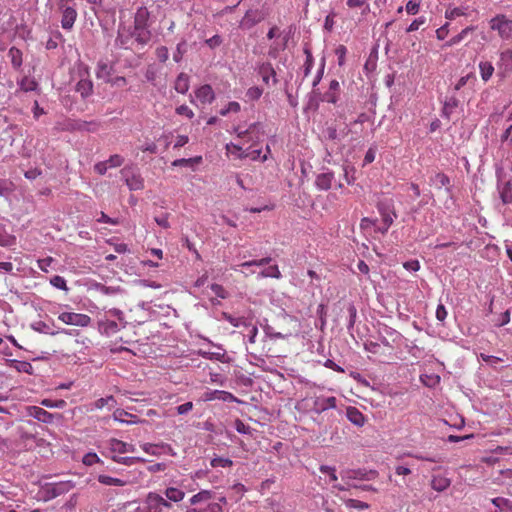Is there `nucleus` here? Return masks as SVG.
<instances>
[{
    "label": "nucleus",
    "mask_w": 512,
    "mask_h": 512,
    "mask_svg": "<svg viewBox=\"0 0 512 512\" xmlns=\"http://www.w3.org/2000/svg\"><path fill=\"white\" fill-rule=\"evenodd\" d=\"M490 28L496 30L502 39H508L512 36V19L497 15L490 20Z\"/></svg>",
    "instance_id": "obj_1"
},
{
    "label": "nucleus",
    "mask_w": 512,
    "mask_h": 512,
    "mask_svg": "<svg viewBox=\"0 0 512 512\" xmlns=\"http://www.w3.org/2000/svg\"><path fill=\"white\" fill-rule=\"evenodd\" d=\"M146 512H170L172 504L157 493L150 492L146 498Z\"/></svg>",
    "instance_id": "obj_2"
},
{
    "label": "nucleus",
    "mask_w": 512,
    "mask_h": 512,
    "mask_svg": "<svg viewBox=\"0 0 512 512\" xmlns=\"http://www.w3.org/2000/svg\"><path fill=\"white\" fill-rule=\"evenodd\" d=\"M378 212L382 218L383 230L382 234H385L389 227L393 224L394 219L397 218V214L394 210L392 201L390 202H379L377 204Z\"/></svg>",
    "instance_id": "obj_3"
},
{
    "label": "nucleus",
    "mask_w": 512,
    "mask_h": 512,
    "mask_svg": "<svg viewBox=\"0 0 512 512\" xmlns=\"http://www.w3.org/2000/svg\"><path fill=\"white\" fill-rule=\"evenodd\" d=\"M58 319L67 325L79 327H87L91 322L90 316L74 312H63L58 316Z\"/></svg>",
    "instance_id": "obj_4"
},
{
    "label": "nucleus",
    "mask_w": 512,
    "mask_h": 512,
    "mask_svg": "<svg viewBox=\"0 0 512 512\" xmlns=\"http://www.w3.org/2000/svg\"><path fill=\"white\" fill-rule=\"evenodd\" d=\"M121 173L125 179L126 185L130 190L137 191L142 190L144 188V179L140 175L139 172L134 171L133 169L125 167L121 170Z\"/></svg>",
    "instance_id": "obj_5"
},
{
    "label": "nucleus",
    "mask_w": 512,
    "mask_h": 512,
    "mask_svg": "<svg viewBox=\"0 0 512 512\" xmlns=\"http://www.w3.org/2000/svg\"><path fill=\"white\" fill-rule=\"evenodd\" d=\"M235 132L239 138H248V141H256L263 134L259 123H253L247 129L238 126L235 128Z\"/></svg>",
    "instance_id": "obj_6"
},
{
    "label": "nucleus",
    "mask_w": 512,
    "mask_h": 512,
    "mask_svg": "<svg viewBox=\"0 0 512 512\" xmlns=\"http://www.w3.org/2000/svg\"><path fill=\"white\" fill-rule=\"evenodd\" d=\"M203 401L220 400L223 402H239V400L230 392L224 390H209L202 396Z\"/></svg>",
    "instance_id": "obj_7"
},
{
    "label": "nucleus",
    "mask_w": 512,
    "mask_h": 512,
    "mask_svg": "<svg viewBox=\"0 0 512 512\" xmlns=\"http://www.w3.org/2000/svg\"><path fill=\"white\" fill-rule=\"evenodd\" d=\"M109 449L113 455L133 453L136 448L133 444L123 442L121 440L112 438L109 440Z\"/></svg>",
    "instance_id": "obj_8"
},
{
    "label": "nucleus",
    "mask_w": 512,
    "mask_h": 512,
    "mask_svg": "<svg viewBox=\"0 0 512 512\" xmlns=\"http://www.w3.org/2000/svg\"><path fill=\"white\" fill-rule=\"evenodd\" d=\"M116 43L122 48H131L134 43L132 30L126 27H119Z\"/></svg>",
    "instance_id": "obj_9"
},
{
    "label": "nucleus",
    "mask_w": 512,
    "mask_h": 512,
    "mask_svg": "<svg viewBox=\"0 0 512 512\" xmlns=\"http://www.w3.org/2000/svg\"><path fill=\"white\" fill-rule=\"evenodd\" d=\"M132 33H133L134 42H136L141 47H144L145 45H147L152 38L151 31L145 27L140 28V27L134 26Z\"/></svg>",
    "instance_id": "obj_10"
},
{
    "label": "nucleus",
    "mask_w": 512,
    "mask_h": 512,
    "mask_svg": "<svg viewBox=\"0 0 512 512\" xmlns=\"http://www.w3.org/2000/svg\"><path fill=\"white\" fill-rule=\"evenodd\" d=\"M195 97L201 104H210L214 101L215 94L212 87L208 84H205L195 91Z\"/></svg>",
    "instance_id": "obj_11"
},
{
    "label": "nucleus",
    "mask_w": 512,
    "mask_h": 512,
    "mask_svg": "<svg viewBox=\"0 0 512 512\" xmlns=\"http://www.w3.org/2000/svg\"><path fill=\"white\" fill-rule=\"evenodd\" d=\"M336 398L334 396L331 397H317L314 401V410L317 413L324 412L328 409L336 408Z\"/></svg>",
    "instance_id": "obj_12"
},
{
    "label": "nucleus",
    "mask_w": 512,
    "mask_h": 512,
    "mask_svg": "<svg viewBox=\"0 0 512 512\" xmlns=\"http://www.w3.org/2000/svg\"><path fill=\"white\" fill-rule=\"evenodd\" d=\"M340 84L337 80H332L329 89L323 94L322 100L328 103L336 104L339 100Z\"/></svg>",
    "instance_id": "obj_13"
},
{
    "label": "nucleus",
    "mask_w": 512,
    "mask_h": 512,
    "mask_svg": "<svg viewBox=\"0 0 512 512\" xmlns=\"http://www.w3.org/2000/svg\"><path fill=\"white\" fill-rule=\"evenodd\" d=\"M74 488V483L72 481H63L52 484L51 488L48 490L52 498L58 497L62 494H65Z\"/></svg>",
    "instance_id": "obj_14"
},
{
    "label": "nucleus",
    "mask_w": 512,
    "mask_h": 512,
    "mask_svg": "<svg viewBox=\"0 0 512 512\" xmlns=\"http://www.w3.org/2000/svg\"><path fill=\"white\" fill-rule=\"evenodd\" d=\"M77 18V12L72 7H66L62 12L61 25L63 29L69 30L73 27Z\"/></svg>",
    "instance_id": "obj_15"
},
{
    "label": "nucleus",
    "mask_w": 512,
    "mask_h": 512,
    "mask_svg": "<svg viewBox=\"0 0 512 512\" xmlns=\"http://www.w3.org/2000/svg\"><path fill=\"white\" fill-rule=\"evenodd\" d=\"M334 180L333 172H326L317 175L315 185L320 190H328L332 186Z\"/></svg>",
    "instance_id": "obj_16"
},
{
    "label": "nucleus",
    "mask_w": 512,
    "mask_h": 512,
    "mask_svg": "<svg viewBox=\"0 0 512 512\" xmlns=\"http://www.w3.org/2000/svg\"><path fill=\"white\" fill-rule=\"evenodd\" d=\"M30 415L43 423H51L53 421V414L47 412L41 407L33 406L29 408Z\"/></svg>",
    "instance_id": "obj_17"
},
{
    "label": "nucleus",
    "mask_w": 512,
    "mask_h": 512,
    "mask_svg": "<svg viewBox=\"0 0 512 512\" xmlns=\"http://www.w3.org/2000/svg\"><path fill=\"white\" fill-rule=\"evenodd\" d=\"M259 74L262 77L264 83L269 84L270 79H273V83H277L276 72L270 63H263L259 67Z\"/></svg>",
    "instance_id": "obj_18"
},
{
    "label": "nucleus",
    "mask_w": 512,
    "mask_h": 512,
    "mask_svg": "<svg viewBox=\"0 0 512 512\" xmlns=\"http://www.w3.org/2000/svg\"><path fill=\"white\" fill-rule=\"evenodd\" d=\"M150 17V12L146 7H140L134 17V26L136 27H145L148 28V21Z\"/></svg>",
    "instance_id": "obj_19"
},
{
    "label": "nucleus",
    "mask_w": 512,
    "mask_h": 512,
    "mask_svg": "<svg viewBox=\"0 0 512 512\" xmlns=\"http://www.w3.org/2000/svg\"><path fill=\"white\" fill-rule=\"evenodd\" d=\"M451 484L449 478L441 475H435L431 479V487L437 492L445 491Z\"/></svg>",
    "instance_id": "obj_20"
},
{
    "label": "nucleus",
    "mask_w": 512,
    "mask_h": 512,
    "mask_svg": "<svg viewBox=\"0 0 512 512\" xmlns=\"http://www.w3.org/2000/svg\"><path fill=\"white\" fill-rule=\"evenodd\" d=\"M76 91L81 94L83 98L90 96L93 92V83L88 78H81L76 84Z\"/></svg>",
    "instance_id": "obj_21"
},
{
    "label": "nucleus",
    "mask_w": 512,
    "mask_h": 512,
    "mask_svg": "<svg viewBox=\"0 0 512 512\" xmlns=\"http://www.w3.org/2000/svg\"><path fill=\"white\" fill-rule=\"evenodd\" d=\"M190 87L189 76L185 73H180L174 83V89L181 94H185Z\"/></svg>",
    "instance_id": "obj_22"
},
{
    "label": "nucleus",
    "mask_w": 512,
    "mask_h": 512,
    "mask_svg": "<svg viewBox=\"0 0 512 512\" xmlns=\"http://www.w3.org/2000/svg\"><path fill=\"white\" fill-rule=\"evenodd\" d=\"M475 29L476 28L474 26H468L464 28L460 33H458L457 35L453 36L450 40H448L444 46L452 47L459 44L468 36L469 33L475 31Z\"/></svg>",
    "instance_id": "obj_23"
},
{
    "label": "nucleus",
    "mask_w": 512,
    "mask_h": 512,
    "mask_svg": "<svg viewBox=\"0 0 512 512\" xmlns=\"http://www.w3.org/2000/svg\"><path fill=\"white\" fill-rule=\"evenodd\" d=\"M223 318L228 321L234 327H250L251 320L245 317H234L231 314L223 313Z\"/></svg>",
    "instance_id": "obj_24"
},
{
    "label": "nucleus",
    "mask_w": 512,
    "mask_h": 512,
    "mask_svg": "<svg viewBox=\"0 0 512 512\" xmlns=\"http://www.w3.org/2000/svg\"><path fill=\"white\" fill-rule=\"evenodd\" d=\"M468 15V8L467 7H452L449 6L445 11V18L448 20H454L461 16H467Z\"/></svg>",
    "instance_id": "obj_25"
},
{
    "label": "nucleus",
    "mask_w": 512,
    "mask_h": 512,
    "mask_svg": "<svg viewBox=\"0 0 512 512\" xmlns=\"http://www.w3.org/2000/svg\"><path fill=\"white\" fill-rule=\"evenodd\" d=\"M100 327L107 335H113L120 330L121 324L114 320L106 319L100 323Z\"/></svg>",
    "instance_id": "obj_26"
},
{
    "label": "nucleus",
    "mask_w": 512,
    "mask_h": 512,
    "mask_svg": "<svg viewBox=\"0 0 512 512\" xmlns=\"http://www.w3.org/2000/svg\"><path fill=\"white\" fill-rule=\"evenodd\" d=\"M479 70H480L481 78L484 82H487L488 80H490V78L492 77V75L494 73V67H493L492 63L489 61H481L479 63Z\"/></svg>",
    "instance_id": "obj_27"
},
{
    "label": "nucleus",
    "mask_w": 512,
    "mask_h": 512,
    "mask_svg": "<svg viewBox=\"0 0 512 512\" xmlns=\"http://www.w3.org/2000/svg\"><path fill=\"white\" fill-rule=\"evenodd\" d=\"M97 480L103 484V485H106V486H125L127 484V481L123 480V479H120V478H115V477H111V476H108V475H99L97 477Z\"/></svg>",
    "instance_id": "obj_28"
},
{
    "label": "nucleus",
    "mask_w": 512,
    "mask_h": 512,
    "mask_svg": "<svg viewBox=\"0 0 512 512\" xmlns=\"http://www.w3.org/2000/svg\"><path fill=\"white\" fill-rule=\"evenodd\" d=\"M8 56H9V58L11 60L12 66L15 69H19L22 66V62H23L22 56H23V54H22L20 49H18L16 47H11L9 49Z\"/></svg>",
    "instance_id": "obj_29"
},
{
    "label": "nucleus",
    "mask_w": 512,
    "mask_h": 512,
    "mask_svg": "<svg viewBox=\"0 0 512 512\" xmlns=\"http://www.w3.org/2000/svg\"><path fill=\"white\" fill-rule=\"evenodd\" d=\"M348 419L357 426H362L364 424V416L363 414L355 407H350L347 410Z\"/></svg>",
    "instance_id": "obj_30"
},
{
    "label": "nucleus",
    "mask_w": 512,
    "mask_h": 512,
    "mask_svg": "<svg viewBox=\"0 0 512 512\" xmlns=\"http://www.w3.org/2000/svg\"><path fill=\"white\" fill-rule=\"evenodd\" d=\"M164 494L170 501L173 502H180L185 497V493L182 490L175 487H168L165 490Z\"/></svg>",
    "instance_id": "obj_31"
},
{
    "label": "nucleus",
    "mask_w": 512,
    "mask_h": 512,
    "mask_svg": "<svg viewBox=\"0 0 512 512\" xmlns=\"http://www.w3.org/2000/svg\"><path fill=\"white\" fill-rule=\"evenodd\" d=\"M492 503L499 508L500 512H512V501L503 497L492 499Z\"/></svg>",
    "instance_id": "obj_32"
},
{
    "label": "nucleus",
    "mask_w": 512,
    "mask_h": 512,
    "mask_svg": "<svg viewBox=\"0 0 512 512\" xmlns=\"http://www.w3.org/2000/svg\"><path fill=\"white\" fill-rule=\"evenodd\" d=\"M366 474L362 472L361 470H343L341 472V478L342 480L349 481L353 479H365Z\"/></svg>",
    "instance_id": "obj_33"
},
{
    "label": "nucleus",
    "mask_w": 512,
    "mask_h": 512,
    "mask_svg": "<svg viewBox=\"0 0 512 512\" xmlns=\"http://www.w3.org/2000/svg\"><path fill=\"white\" fill-rule=\"evenodd\" d=\"M212 498V492L209 490H201L190 498V504L196 505L200 502L209 501Z\"/></svg>",
    "instance_id": "obj_34"
},
{
    "label": "nucleus",
    "mask_w": 512,
    "mask_h": 512,
    "mask_svg": "<svg viewBox=\"0 0 512 512\" xmlns=\"http://www.w3.org/2000/svg\"><path fill=\"white\" fill-rule=\"evenodd\" d=\"M346 5L350 9H354V8L362 9L363 14H366L370 10V5L368 3V0H347Z\"/></svg>",
    "instance_id": "obj_35"
},
{
    "label": "nucleus",
    "mask_w": 512,
    "mask_h": 512,
    "mask_svg": "<svg viewBox=\"0 0 512 512\" xmlns=\"http://www.w3.org/2000/svg\"><path fill=\"white\" fill-rule=\"evenodd\" d=\"M431 183L437 188L447 187L450 184V179L444 173H437L434 177L431 178Z\"/></svg>",
    "instance_id": "obj_36"
},
{
    "label": "nucleus",
    "mask_w": 512,
    "mask_h": 512,
    "mask_svg": "<svg viewBox=\"0 0 512 512\" xmlns=\"http://www.w3.org/2000/svg\"><path fill=\"white\" fill-rule=\"evenodd\" d=\"M116 405V400L113 396H108L105 398L97 399L93 403V407L95 409H103L105 406H109L110 408L114 407Z\"/></svg>",
    "instance_id": "obj_37"
},
{
    "label": "nucleus",
    "mask_w": 512,
    "mask_h": 512,
    "mask_svg": "<svg viewBox=\"0 0 512 512\" xmlns=\"http://www.w3.org/2000/svg\"><path fill=\"white\" fill-rule=\"evenodd\" d=\"M16 243V237L0 229V246L9 247Z\"/></svg>",
    "instance_id": "obj_38"
},
{
    "label": "nucleus",
    "mask_w": 512,
    "mask_h": 512,
    "mask_svg": "<svg viewBox=\"0 0 512 512\" xmlns=\"http://www.w3.org/2000/svg\"><path fill=\"white\" fill-rule=\"evenodd\" d=\"M500 197L504 204H508L512 202V185L507 182L503 185L500 191Z\"/></svg>",
    "instance_id": "obj_39"
},
{
    "label": "nucleus",
    "mask_w": 512,
    "mask_h": 512,
    "mask_svg": "<svg viewBox=\"0 0 512 512\" xmlns=\"http://www.w3.org/2000/svg\"><path fill=\"white\" fill-rule=\"evenodd\" d=\"M260 276L263 278L271 277V278L279 279V278H281V272L277 265H271V266L265 268L260 273Z\"/></svg>",
    "instance_id": "obj_40"
},
{
    "label": "nucleus",
    "mask_w": 512,
    "mask_h": 512,
    "mask_svg": "<svg viewBox=\"0 0 512 512\" xmlns=\"http://www.w3.org/2000/svg\"><path fill=\"white\" fill-rule=\"evenodd\" d=\"M201 161H202L201 156H196V157L188 158V159L181 158V159H176L175 161H173L172 165L175 167L188 166V165H193V164H199V163H201Z\"/></svg>",
    "instance_id": "obj_41"
},
{
    "label": "nucleus",
    "mask_w": 512,
    "mask_h": 512,
    "mask_svg": "<svg viewBox=\"0 0 512 512\" xmlns=\"http://www.w3.org/2000/svg\"><path fill=\"white\" fill-rule=\"evenodd\" d=\"M344 504L351 509L364 510L368 504L357 499H343Z\"/></svg>",
    "instance_id": "obj_42"
},
{
    "label": "nucleus",
    "mask_w": 512,
    "mask_h": 512,
    "mask_svg": "<svg viewBox=\"0 0 512 512\" xmlns=\"http://www.w3.org/2000/svg\"><path fill=\"white\" fill-rule=\"evenodd\" d=\"M112 459L115 462L126 465V466H131V465L135 464L136 462L143 461V459H141L139 457H121L118 455H112Z\"/></svg>",
    "instance_id": "obj_43"
},
{
    "label": "nucleus",
    "mask_w": 512,
    "mask_h": 512,
    "mask_svg": "<svg viewBox=\"0 0 512 512\" xmlns=\"http://www.w3.org/2000/svg\"><path fill=\"white\" fill-rule=\"evenodd\" d=\"M189 512H223L222 506L219 503H209L205 508H194Z\"/></svg>",
    "instance_id": "obj_44"
},
{
    "label": "nucleus",
    "mask_w": 512,
    "mask_h": 512,
    "mask_svg": "<svg viewBox=\"0 0 512 512\" xmlns=\"http://www.w3.org/2000/svg\"><path fill=\"white\" fill-rule=\"evenodd\" d=\"M82 463L86 466H92L96 463H103L98 455L94 452H89L83 456Z\"/></svg>",
    "instance_id": "obj_45"
},
{
    "label": "nucleus",
    "mask_w": 512,
    "mask_h": 512,
    "mask_svg": "<svg viewBox=\"0 0 512 512\" xmlns=\"http://www.w3.org/2000/svg\"><path fill=\"white\" fill-rule=\"evenodd\" d=\"M41 404L48 408H59L62 409L66 406V401L63 399L51 400V399H43Z\"/></svg>",
    "instance_id": "obj_46"
},
{
    "label": "nucleus",
    "mask_w": 512,
    "mask_h": 512,
    "mask_svg": "<svg viewBox=\"0 0 512 512\" xmlns=\"http://www.w3.org/2000/svg\"><path fill=\"white\" fill-rule=\"evenodd\" d=\"M212 467H230L233 465V461L229 458L215 457L210 462Z\"/></svg>",
    "instance_id": "obj_47"
},
{
    "label": "nucleus",
    "mask_w": 512,
    "mask_h": 512,
    "mask_svg": "<svg viewBox=\"0 0 512 512\" xmlns=\"http://www.w3.org/2000/svg\"><path fill=\"white\" fill-rule=\"evenodd\" d=\"M321 473L328 474L331 482L336 483L338 481V477L336 475V469L331 466L321 465L319 468Z\"/></svg>",
    "instance_id": "obj_48"
},
{
    "label": "nucleus",
    "mask_w": 512,
    "mask_h": 512,
    "mask_svg": "<svg viewBox=\"0 0 512 512\" xmlns=\"http://www.w3.org/2000/svg\"><path fill=\"white\" fill-rule=\"evenodd\" d=\"M263 94V90L257 86L250 87L247 92L246 96L251 101L258 100Z\"/></svg>",
    "instance_id": "obj_49"
},
{
    "label": "nucleus",
    "mask_w": 512,
    "mask_h": 512,
    "mask_svg": "<svg viewBox=\"0 0 512 512\" xmlns=\"http://www.w3.org/2000/svg\"><path fill=\"white\" fill-rule=\"evenodd\" d=\"M50 283L52 286H54L58 289L65 290V291L68 290L66 280L62 276L55 275L54 277H52L50 279Z\"/></svg>",
    "instance_id": "obj_50"
},
{
    "label": "nucleus",
    "mask_w": 512,
    "mask_h": 512,
    "mask_svg": "<svg viewBox=\"0 0 512 512\" xmlns=\"http://www.w3.org/2000/svg\"><path fill=\"white\" fill-rule=\"evenodd\" d=\"M31 328L39 333L54 334L53 332H50L49 325L43 321L34 322L31 324Z\"/></svg>",
    "instance_id": "obj_51"
},
{
    "label": "nucleus",
    "mask_w": 512,
    "mask_h": 512,
    "mask_svg": "<svg viewBox=\"0 0 512 512\" xmlns=\"http://www.w3.org/2000/svg\"><path fill=\"white\" fill-rule=\"evenodd\" d=\"M270 261H271L270 257L262 258L260 260L246 261V262H243L242 264H240V267L246 268V267H250V266H264V265L269 264Z\"/></svg>",
    "instance_id": "obj_52"
},
{
    "label": "nucleus",
    "mask_w": 512,
    "mask_h": 512,
    "mask_svg": "<svg viewBox=\"0 0 512 512\" xmlns=\"http://www.w3.org/2000/svg\"><path fill=\"white\" fill-rule=\"evenodd\" d=\"M98 128H99V123L95 122V121L83 122V123L78 124L77 127H75V129H78V130H86V131H91V132L97 131Z\"/></svg>",
    "instance_id": "obj_53"
},
{
    "label": "nucleus",
    "mask_w": 512,
    "mask_h": 512,
    "mask_svg": "<svg viewBox=\"0 0 512 512\" xmlns=\"http://www.w3.org/2000/svg\"><path fill=\"white\" fill-rule=\"evenodd\" d=\"M420 0H409L406 4V12L410 15H415L418 13L420 8Z\"/></svg>",
    "instance_id": "obj_54"
},
{
    "label": "nucleus",
    "mask_w": 512,
    "mask_h": 512,
    "mask_svg": "<svg viewBox=\"0 0 512 512\" xmlns=\"http://www.w3.org/2000/svg\"><path fill=\"white\" fill-rule=\"evenodd\" d=\"M15 368L19 372H24L27 374L33 373V366L31 365V363L26 362V361H16Z\"/></svg>",
    "instance_id": "obj_55"
},
{
    "label": "nucleus",
    "mask_w": 512,
    "mask_h": 512,
    "mask_svg": "<svg viewBox=\"0 0 512 512\" xmlns=\"http://www.w3.org/2000/svg\"><path fill=\"white\" fill-rule=\"evenodd\" d=\"M240 104L236 101L229 102L227 107L220 111L221 116H226L228 113H237L240 111Z\"/></svg>",
    "instance_id": "obj_56"
},
{
    "label": "nucleus",
    "mask_w": 512,
    "mask_h": 512,
    "mask_svg": "<svg viewBox=\"0 0 512 512\" xmlns=\"http://www.w3.org/2000/svg\"><path fill=\"white\" fill-rule=\"evenodd\" d=\"M111 168L120 167L124 163V158L121 155L114 154L106 161Z\"/></svg>",
    "instance_id": "obj_57"
},
{
    "label": "nucleus",
    "mask_w": 512,
    "mask_h": 512,
    "mask_svg": "<svg viewBox=\"0 0 512 512\" xmlns=\"http://www.w3.org/2000/svg\"><path fill=\"white\" fill-rule=\"evenodd\" d=\"M235 429L238 433L241 434H250L251 433V427L246 425L242 420L236 419L235 420Z\"/></svg>",
    "instance_id": "obj_58"
},
{
    "label": "nucleus",
    "mask_w": 512,
    "mask_h": 512,
    "mask_svg": "<svg viewBox=\"0 0 512 512\" xmlns=\"http://www.w3.org/2000/svg\"><path fill=\"white\" fill-rule=\"evenodd\" d=\"M335 54L338 57V64L342 66L345 63V57L347 54V48L344 45H339L335 49Z\"/></svg>",
    "instance_id": "obj_59"
},
{
    "label": "nucleus",
    "mask_w": 512,
    "mask_h": 512,
    "mask_svg": "<svg viewBox=\"0 0 512 512\" xmlns=\"http://www.w3.org/2000/svg\"><path fill=\"white\" fill-rule=\"evenodd\" d=\"M470 80L475 81L476 77L473 73H469L466 76L461 77L455 85V90H460L464 87Z\"/></svg>",
    "instance_id": "obj_60"
},
{
    "label": "nucleus",
    "mask_w": 512,
    "mask_h": 512,
    "mask_svg": "<svg viewBox=\"0 0 512 512\" xmlns=\"http://www.w3.org/2000/svg\"><path fill=\"white\" fill-rule=\"evenodd\" d=\"M154 220L162 228H164V229L170 228L169 214L168 213H165V214H163L161 216H156L154 218Z\"/></svg>",
    "instance_id": "obj_61"
},
{
    "label": "nucleus",
    "mask_w": 512,
    "mask_h": 512,
    "mask_svg": "<svg viewBox=\"0 0 512 512\" xmlns=\"http://www.w3.org/2000/svg\"><path fill=\"white\" fill-rule=\"evenodd\" d=\"M155 53H156L157 58L161 62L167 61V59L169 57V51H168L167 47H165V46L158 47L156 49Z\"/></svg>",
    "instance_id": "obj_62"
},
{
    "label": "nucleus",
    "mask_w": 512,
    "mask_h": 512,
    "mask_svg": "<svg viewBox=\"0 0 512 512\" xmlns=\"http://www.w3.org/2000/svg\"><path fill=\"white\" fill-rule=\"evenodd\" d=\"M211 290L213 291V293L222 298V299H225L227 297V291L225 290V288L220 285V284H212L211 285Z\"/></svg>",
    "instance_id": "obj_63"
},
{
    "label": "nucleus",
    "mask_w": 512,
    "mask_h": 512,
    "mask_svg": "<svg viewBox=\"0 0 512 512\" xmlns=\"http://www.w3.org/2000/svg\"><path fill=\"white\" fill-rule=\"evenodd\" d=\"M336 16V13L335 12H330L326 18H325V22H324V28L327 30V31H332L333 28H334V25H335V21H334V18Z\"/></svg>",
    "instance_id": "obj_64"
}]
</instances>
